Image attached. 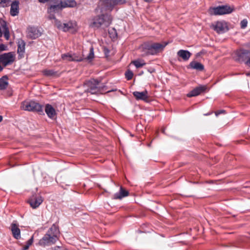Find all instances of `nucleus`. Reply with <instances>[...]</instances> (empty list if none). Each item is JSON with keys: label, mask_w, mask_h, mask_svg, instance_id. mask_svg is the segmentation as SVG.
Masks as SVG:
<instances>
[{"label": "nucleus", "mask_w": 250, "mask_h": 250, "mask_svg": "<svg viewBox=\"0 0 250 250\" xmlns=\"http://www.w3.org/2000/svg\"><path fill=\"white\" fill-rule=\"evenodd\" d=\"M1 27L3 29L4 37L6 40H8L10 38V33L9 28L7 25L6 22L3 21L1 24Z\"/></svg>", "instance_id": "22"}, {"label": "nucleus", "mask_w": 250, "mask_h": 250, "mask_svg": "<svg viewBox=\"0 0 250 250\" xmlns=\"http://www.w3.org/2000/svg\"><path fill=\"white\" fill-rule=\"evenodd\" d=\"M152 0H144V1H145L146 2H150L151 1H152Z\"/></svg>", "instance_id": "43"}, {"label": "nucleus", "mask_w": 250, "mask_h": 250, "mask_svg": "<svg viewBox=\"0 0 250 250\" xmlns=\"http://www.w3.org/2000/svg\"><path fill=\"white\" fill-rule=\"evenodd\" d=\"M47 74H48V75H53V72L51 70H48Z\"/></svg>", "instance_id": "38"}, {"label": "nucleus", "mask_w": 250, "mask_h": 250, "mask_svg": "<svg viewBox=\"0 0 250 250\" xmlns=\"http://www.w3.org/2000/svg\"><path fill=\"white\" fill-rule=\"evenodd\" d=\"M125 75L126 78L128 80H131L133 76V74L132 72L130 70H128L127 71H126L125 72Z\"/></svg>", "instance_id": "30"}, {"label": "nucleus", "mask_w": 250, "mask_h": 250, "mask_svg": "<svg viewBox=\"0 0 250 250\" xmlns=\"http://www.w3.org/2000/svg\"><path fill=\"white\" fill-rule=\"evenodd\" d=\"M233 9L228 5L219 6L214 7L211 10V12L215 15L228 14L231 13Z\"/></svg>", "instance_id": "8"}, {"label": "nucleus", "mask_w": 250, "mask_h": 250, "mask_svg": "<svg viewBox=\"0 0 250 250\" xmlns=\"http://www.w3.org/2000/svg\"><path fill=\"white\" fill-rule=\"evenodd\" d=\"M246 75L247 76H250V73H248L246 74Z\"/></svg>", "instance_id": "44"}, {"label": "nucleus", "mask_w": 250, "mask_h": 250, "mask_svg": "<svg viewBox=\"0 0 250 250\" xmlns=\"http://www.w3.org/2000/svg\"><path fill=\"white\" fill-rule=\"evenodd\" d=\"M16 55L13 52L0 55V62L4 66L12 64L15 61Z\"/></svg>", "instance_id": "7"}, {"label": "nucleus", "mask_w": 250, "mask_h": 250, "mask_svg": "<svg viewBox=\"0 0 250 250\" xmlns=\"http://www.w3.org/2000/svg\"><path fill=\"white\" fill-rule=\"evenodd\" d=\"M2 120V116L0 115V122H1Z\"/></svg>", "instance_id": "41"}, {"label": "nucleus", "mask_w": 250, "mask_h": 250, "mask_svg": "<svg viewBox=\"0 0 250 250\" xmlns=\"http://www.w3.org/2000/svg\"><path fill=\"white\" fill-rule=\"evenodd\" d=\"M189 66L191 68L199 71H202L204 69V66L202 63L195 61L190 62Z\"/></svg>", "instance_id": "21"}, {"label": "nucleus", "mask_w": 250, "mask_h": 250, "mask_svg": "<svg viewBox=\"0 0 250 250\" xmlns=\"http://www.w3.org/2000/svg\"><path fill=\"white\" fill-rule=\"evenodd\" d=\"M128 195V191L124 189L122 187H121L119 192L114 195L113 199H121L123 197L127 196Z\"/></svg>", "instance_id": "19"}, {"label": "nucleus", "mask_w": 250, "mask_h": 250, "mask_svg": "<svg viewBox=\"0 0 250 250\" xmlns=\"http://www.w3.org/2000/svg\"><path fill=\"white\" fill-rule=\"evenodd\" d=\"M167 44L168 42H146L140 46L139 49L143 57L154 55L162 52Z\"/></svg>", "instance_id": "1"}, {"label": "nucleus", "mask_w": 250, "mask_h": 250, "mask_svg": "<svg viewBox=\"0 0 250 250\" xmlns=\"http://www.w3.org/2000/svg\"><path fill=\"white\" fill-rule=\"evenodd\" d=\"M110 15L103 14L94 17L90 24V26L94 29L101 28L103 29L108 27L112 22Z\"/></svg>", "instance_id": "2"}, {"label": "nucleus", "mask_w": 250, "mask_h": 250, "mask_svg": "<svg viewBox=\"0 0 250 250\" xmlns=\"http://www.w3.org/2000/svg\"><path fill=\"white\" fill-rule=\"evenodd\" d=\"M132 63L136 66V68H140L146 65V63L144 60H137L134 61Z\"/></svg>", "instance_id": "25"}, {"label": "nucleus", "mask_w": 250, "mask_h": 250, "mask_svg": "<svg viewBox=\"0 0 250 250\" xmlns=\"http://www.w3.org/2000/svg\"><path fill=\"white\" fill-rule=\"evenodd\" d=\"M84 86L86 87L84 90L85 92L90 93L92 94L101 93L104 88L103 86H100L99 82L94 79L86 82Z\"/></svg>", "instance_id": "3"}, {"label": "nucleus", "mask_w": 250, "mask_h": 250, "mask_svg": "<svg viewBox=\"0 0 250 250\" xmlns=\"http://www.w3.org/2000/svg\"><path fill=\"white\" fill-rule=\"evenodd\" d=\"M207 89L206 85H200L198 87H195L192 90L190 91L188 94V97H195L199 95L202 92L205 91Z\"/></svg>", "instance_id": "12"}, {"label": "nucleus", "mask_w": 250, "mask_h": 250, "mask_svg": "<svg viewBox=\"0 0 250 250\" xmlns=\"http://www.w3.org/2000/svg\"><path fill=\"white\" fill-rule=\"evenodd\" d=\"M42 202V199L41 196L37 197L34 195L31 197L28 200V203L30 205L31 207L33 208H35L39 207Z\"/></svg>", "instance_id": "13"}, {"label": "nucleus", "mask_w": 250, "mask_h": 250, "mask_svg": "<svg viewBox=\"0 0 250 250\" xmlns=\"http://www.w3.org/2000/svg\"><path fill=\"white\" fill-rule=\"evenodd\" d=\"M54 19L55 25L58 29L62 30L64 32H73L76 30L77 24L75 22L69 21L62 23L57 20Z\"/></svg>", "instance_id": "5"}, {"label": "nucleus", "mask_w": 250, "mask_h": 250, "mask_svg": "<svg viewBox=\"0 0 250 250\" xmlns=\"http://www.w3.org/2000/svg\"><path fill=\"white\" fill-rule=\"evenodd\" d=\"M62 58L64 61L81 62L83 60V58L82 56L76 54H63L62 55Z\"/></svg>", "instance_id": "10"}, {"label": "nucleus", "mask_w": 250, "mask_h": 250, "mask_svg": "<svg viewBox=\"0 0 250 250\" xmlns=\"http://www.w3.org/2000/svg\"><path fill=\"white\" fill-rule=\"evenodd\" d=\"M248 21L246 20H243L241 21V27L242 28H245L247 26Z\"/></svg>", "instance_id": "32"}, {"label": "nucleus", "mask_w": 250, "mask_h": 250, "mask_svg": "<svg viewBox=\"0 0 250 250\" xmlns=\"http://www.w3.org/2000/svg\"><path fill=\"white\" fill-rule=\"evenodd\" d=\"M11 230L13 237L16 239L21 238V230L16 224L12 223L11 225Z\"/></svg>", "instance_id": "16"}, {"label": "nucleus", "mask_w": 250, "mask_h": 250, "mask_svg": "<svg viewBox=\"0 0 250 250\" xmlns=\"http://www.w3.org/2000/svg\"><path fill=\"white\" fill-rule=\"evenodd\" d=\"M103 1L105 4L112 6L118 3H124L125 0H101Z\"/></svg>", "instance_id": "24"}, {"label": "nucleus", "mask_w": 250, "mask_h": 250, "mask_svg": "<svg viewBox=\"0 0 250 250\" xmlns=\"http://www.w3.org/2000/svg\"><path fill=\"white\" fill-rule=\"evenodd\" d=\"M39 245L42 247H45L47 244V234H45L44 236L39 242Z\"/></svg>", "instance_id": "27"}, {"label": "nucleus", "mask_w": 250, "mask_h": 250, "mask_svg": "<svg viewBox=\"0 0 250 250\" xmlns=\"http://www.w3.org/2000/svg\"><path fill=\"white\" fill-rule=\"evenodd\" d=\"M33 242V237L32 236V237H31V238L30 239H29L27 241L26 245L24 246V247L23 248L24 249V250H27L29 249V247L32 244Z\"/></svg>", "instance_id": "29"}, {"label": "nucleus", "mask_w": 250, "mask_h": 250, "mask_svg": "<svg viewBox=\"0 0 250 250\" xmlns=\"http://www.w3.org/2000/svg\"><path fill=\"white\" fill-rule=\"evenodd\" d=\"M177 55L184 61H187L190 57L191 53L188 50H180L177 52Z\"/></svg>", "instance_id": "18"}, {"label": "nucleus", "mask_w": 250, "mask_h": 250, "mask_svg": "<svg viewBox=\"0 0 250 250\" xmlns=\"http://www.w3.org/2000/svg\"><path fill=\"white\" fill-rule=\"evenodd\" d=\"M44 74H46V73H47V71H46V70H44Z\"/></svg>", "instance_id": "45"}, {"label": "nucleus", "mask_w": 250, "mask_h": 250, "mask_svg": "<svg viewBox=\"0 0 250 250\" xmlns=\"http://www.w3.org/2000/svg\"><path fill=\"white\" fill-rule=\"evenodd\" d=\"M245 63L250 67V57H249Z\"/></svg>", "instance_id": "35"}, {"label": "nucleus", "mask_w": 250, "mask_h": 250, "mask_svg": "<svg viewBox=\"0 0 250 250\" xmlns=\"http://www.w3.org/2000/svg\"><path fill=\"white\" fill-rule=\"evenodd\" d=\"M22 250H24V249H23Z\"/></svg>", "instance_id": "46"}, {"label": "nucleus", "mask_w": 250, "mask_h": 250, "mask_svg": "<svg viewBox=\"0 0 250 250\" xmlns=\"http://www.w3.org/2000/svg\"><path fill=\"white\" fill-rule=\"evenodd\" d=\"M104 54L106 55H107L109 53V51L107 48H104Z\"/></svg>", "instance_id": "37"}, {"label": "nucleus", "mask_w": 250, "mask_h": 250, "mask_svg": "<svg viewBox=\"0 0 250 250\" xmlns=\"http://www.w3.org/2000/svg\"><path fill=\"white\" fill-rule=\"evenodd\" d=\"M8 50V46L3 43L0 44V53L3 51Z\"/></svg>", "instance_id": "31"}, {"label": "nucleus", "mask_w": 250, "mask_h": 250, "mask_svg": "<svg viewBox=\"0 0 250 250\" xmlns=\"http://www.w3.org/2000/svg\"><path fill=\"white\" fill-rule=\"evenodd\" d=\"M44 111H45V113H47V105H46L44 106Z\"/></svg>", "instance_id": "40"}, {"label": "nucleus", "mask_w": 250, "mask_h": 250, "mask_svg": "<svg viewBox=\"0 0 250 250\" xmlns=\"http://www.w3.org/2000/svg\"><path fill=\"white\" fill-rule=\"evenodd\" d=\"M49 250H66L63 247H60L59 246H55L54 247H51Z\"/></svg>", "instance_id": "33"}, {"label": "nucleus", "mask_w": 250, "mask_h": 250, "mask_svg": "<svg viewBox=\"0 0 250 250\" xmlns=\"http://www.w3.org/2000/svg\"><path fill=\"white\" fill-rule=\"evenodd\" d=\"M211 113H212V112H210V113H208L207 114H205V115H206V116L209 115H210Z\"/></svg>", "instance_id": "42"}, {"label": "nucleus", "mask_w": 250, "mask_h": 250, "mask_svg": "<svg viewBox=\"0 0 250 250\" xmlns=\"http://www.w3.org/2000/svg\"><path fill=\"white\" fill-rule=\"evenodd\" d=\"M225 112V111L224 110H219V111L215 112V115L216 116H218V115H219L221 113H224Z\"/></svg>", "instance_id": "34"}, {"label": "nucleus", "mask_w": 250, "mask_h": 250, "mask_svg": "<svg viewBox=\"0 0 250 250\" xmlns=\"http://www.w3.org/2000/svg\"><path fill=\"white\" fill-rule=\"evenodd\" d=\"M60 231L58 226L53 224L48 231V246L58 240Z\"/></svg>", "instance_id": "6"}, {"label": "nucleus", "mask_w": 250, "mask_h": 250, "mask_svg": "<svg viewBox=\"0 0 250 250\" xmlns=\"http://www.w3.org/2000/svg\"><path fill=\"white\" fill-rule=\"evenodd\" d=\"M133 95L137 100L146 101L148 100V92L146 90L142 92L135 91Z\"/></svg>", "instance_id": "14"}, {"label": "nucleus", "mask_w": 250, "mask_h": 250, "mask_svg": "<svg viewBox=\"0 0 250 250\" xmlns=\"http://www.w3.org/2000/svg\"><path fill=\"white\" fill-rule=\"evenodd\" d=\"M25 50V43L23 41H21L19 42L18 47V52L19 53H22L24 52Z\"/></svg>", "instance_id": "26"}, {"label": "nucleus", "mask_w": 250, "mask_h": 250, "mask_svg": "<svg viewBox=\"0 0 250 250\" xmlns=\"http://www.w3.org/2000/svg\"><path fill=\"white\" fill-rule=\"evenodd\" d=\"M39 2H42V3H45L47 2V0H38Z\"/></svg>", "instance_id": "39"}, {"label": "nucleus", "mask_w": 250, "mask_h": 250, "mask_svg": "<svg viewBox=\"0 0 250 250\" xmlns=\"http://www.w3.org/2000/svg\"><path fill=\"white\" fill-rule=\"evenodd\" d=\"M6 76L2 77L0 79V89L3 90L6 88L8 84Z\"/></svg>", "instance_id": "23"}, {"label": "nucleus", "mask_w": 250, "mask_h": 250, "mask_svg": "<svg viewBox=\"0 0 250 250\" xmlns=\"http://www.w3.org/2000/svg\"><path fill=\"white\" fill-rule=\"evenodd\" d=\"M48 117L54 120L57 118V113L55 109L49 104H48Z\"/></svg>", "instance_id": "20"}, {"label": "nucleus", "mask_w": 250, "mask_h": 250, "mask_svg": "<svg viewBox=\"0 0 250 250\" xmlns=\"http://www.w3.org/2000/svg\"><path fill=\"white\" fill-rule=\"evenodd\" d=\"M21 108L26 111L42 113V106L34 101H25L21 103Z\"/></svg>", "instance_id": "4"}, {"label": "nucleus", "mask_w": 250, "mask_h": 250, "mask_svg": "<svg viewBox=\"0 0 250 250\" xmlns=\"http://www.w3.org/2000/svg\"><path fill=\"white\" fill-rule=\"evenodd\" d=\"M213 29L218 33L221 34L228 30L227 24L225 21H217L213 25Z\"/></svg>", "instance_id": "11"}, {"label": "nucleus", "mask_w": 250, "mask_h": 250, "mask_svg": "<svg viewBox=\"0 0 250 250\" xmlns=\"http://www.w3.org/2000/svg\"><path fill=\"white\" fill-rule=\"evenodd\" d=\"M6 2V0H1L0 4L3 7L4 6V4H5Z\"/></svg>", "instance_id": "36"}, {"label": "nucleus", "mask_w": 250, "mask_h": 250, "mask_svg": "<svg viewBox=\"0 0 250 250\" xmlns=\"http://www.w3.org/2000/svg\"><path fill=\"white\" fill-rule=\"evenodd\" d=\"M41 32L35 27H29L28 28V36L31 38L36 39L41 36Z\"/></svg>", "instance_id": "17"}, {"label": "nucleus", "mask_w": 250, "mask_h": 250, "mask_svg": "<svg viewBox=\"0 0 250 250\" xmlns=\"http://www.w3.org/2000/svg\"><path fill=\"white\" fill-rule=\"evenodd\" d=\"M19 1L15 0L11 4L10 14L12 16H17L19 13Z\"/></svg>", "instance_id": "15"}, {"label": "nucleus", "mask_w": 250, "mask_h": 250, "mask_svg": "<svg viewBox=\"0 0 250 250\" xmlns=\"http://www.w3.org/2000/svg\"><path fill=\"white\" fill-rule=\"evenodd\" d=\"M94 57V50L93 47H91L90 49V51L88 55L85 58V59L88 60L89 61H91Z\"/></svg>", "instance_id": "28"}, {"label": "nucleus", "mask_w": 250, "mask_h": 250, "mask_svg": "<svg viewBox=\"0 0 250 250\" xmlns=\"http://www.w3.org/2000/svg\"><path fill=\"white\" fill-rule=\"evenodd\" d=\"M235 55V61L239 62H243L245 61L250 56V50L240 49L236 52Z\"/></svg>", "instance_id": "9"}]
</instances>
